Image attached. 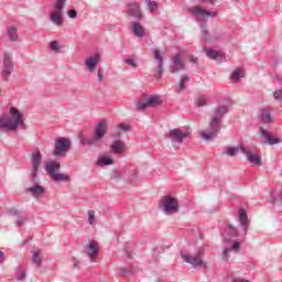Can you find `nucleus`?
I'll return each instance as SVG.
<instances>
[{"label": "nucleus", "instance_id": "1", "mask_svg": "<svg viewBox=\"0 0 282 282\" xmlns=\"http://www.w3.org/2000/svg\"><path fill=\"white\" fill-rule=\"evenodd\" d=\"M229 109L227 105H219L214 109V115L209 121L207 130L200 131V138L207 142H213L219 135L221 131V118L228 113Z\"/></svg>", "mask_w": 282, "mask_h": 282}, {"label": "nucleus", "instance_id": "2", "mask_svg": "<svg viewBox=\"0 0 282 282\" xmlns=\"http://www.w3.org/2000/svg\"><path fill=\"white\" fill-rule=\"evenodd\" d=\"M11 117L4 115L0 117V129L7 131H17L19 127H23V115L17 108H10Z\"/></svg>", "mask_w": 282, "mask_h": 282}, {"label": "nucleus", "instance_id": "3", "mask_svg": "<svg viewBox=\"0 0 282 282\" xmlns=\"http://www.w3.org/2000/svg\"><path fill=\"white\" fill-rule=\"evenodd\" d=\"M108 129L109 128L107 126V121H100L95 127L93 137H90V138L83 137L80 139L82 144H84V147H87V145L88 147H100V142H102V138H105V135H107Z\"/></svg>", "mask_w": 282, "mask_h": 282}, {"label": "nucleus", "instance_id": "4", "mask_svg": "<svg viewBox=\"0 0 282 282\" xmlns=\"http://www.w3.org/2000/svg\"><path fill=\"white\" fill-rule=\"evenodd\" d=\"M159 208L164 215H176L180 213V203L173 196H163L159 203Z\"/></svg>", "mask_w": 282, "mask_h": 282}, {"label": "nucleus", "instance_id": "5", "mask_svg": "<svg viewBox=\"0 0 282 282\" xmlns=\"http://www.w3.org/2000/svg\"><path fill=\"white\" fill-rule=\"evenodd\" d=\"M45 171L53 182H69V175L58 173L61 171V163L57 161L46 163Z\"/></svg>", "mask_w": 282, "mask_h": 282}, {"label": "nucleus", "instance_id": "6", "mask_svg": "<svg viewBox=\"0 0 282 282\" xmlns=\"http://www.w3.org/2000/svg\"><path fill=\"white\" fill-rule=\"evenodd\" d=\"M189 14L196 19L199 23H206L208 17L215 19L217 17V11H208L202 6L192 7L188 9Z\"/></svg>", "mask_w": 282, "mask_h": 282}, {"label": "nucleus", "instance_id": "7", "mask_svg": "<svg viewBox=\"0 0 282 282\" xmlns=\"http://www.w3.org/2000/svg\"><path fill=\"white\" fill-rule=\"evenodd\" d=\"M69 149H72V140L62 137L55 140L53 153L55 158H63L67 155V151H69Z\"/></svg>", "mask_w": 282, "mask_h": 282}, {"label": "nucleus", "instance_id": "8", "mask_svg": "<svg viewBox=\"0 0 282 282\" xmlns=\"http://www.w3.org/2000/svg\"><path fill=\"white\" fill-rule=\"evenodd\" d=\"M188 135H191V130L180 128H174L167 133V138L171 140L173 145L182 144V142H184Z\"/></svg>", "mask_w": 282, "mask_h": 282}, {"label": "nucleus", "instance_id": "9", "mask_svg": "<svg viewBox=\"0 0 282 282\" xmlns=\"http://www.w3.org/2000/svg\"><path fill=\"white\" fill-rule=\"evenodd\" d=\"M43 160V154L39 149L34 150L31 155L32 162V172H31V182H39V166H41V162Z\"/></svg>", "mask_w": 282, "mask_h": 282}, {"label": "nucleus", "instance_id": "10", "mask_svg": "<svg viewBox=\"0 0 282 282\" xmlns=\"http://www.w3.org/2000/svg\"><path fill=\"white\" fill-rule=\"evenodd\" d=\"M181 257L185 263H189L193 268H206V262L199 254H191L188 251H182Z\"/></svg>", "mask_w": 282, "mask_h": 282}, {"label": "nucleus", "instance_id": "11", "mask_svg": "<svg viewBox=\"0 0 282 282\" xmlns=\"http://www.w3.org/2000/svg\"><path fill=\"white\" fill-rule=\"evenodd\" d=\"M154 58L156 59V67L154 68V78L161 80L164 76V52L155 48L153 51Z\"/></svg>", "mask_w": 282, "mask_h": 282}, {"label": "nucleus", "instance_id": "12", "mask_svg": "<svg viewBox=\"0 0 282 282\" xmlns=\"http://www.w3.org/2000/svg\"><path fill=\"white\" fill-rule=\"evenodd\" d=\"M200 32L203 36V41L206 43H213V41H219L221 36H224V32L221 30L217 29L213 31V33L208 32V25L200 24Z\"/></svg>", "mask_w": 282, "mask_h": 282}, {"label": "nucleus", "instance_id": "13", "mask_svg": "<svg viewBox=\"0 0 282 282\" xmlns=\"http://www.w3.org/2000/svg\"><path fill=\"white\" fill-rule=\"evenodd\" d=\"M184 69H186V64L184 63V59L182 58V54L177 53L172 58V63L170 65V73L177 74V72H184Z\"/></svg>", "mask_w": 282, "mask_h": 282}, {"label": "nucleus", "instance_id": "14", "mask_svg": "<svg viewBox=\"0 0 282 282\" xmlns=\"http://www.w3.org/2000/svg\"><path fill=\"white\" fill-rule=\"evenodd\" d=\"M240 151L243 153V155H247V160L250 162V164H256V166H261L263 164L261 156H259V154L252 153V150L246 148V145L240 144Z\"/></svg>", "mask_w": 282, "mask_h": 282}, {"label": "nucleus", "instance_id": "15", "mask_svg": "<svg viewBox=\"0 0 282 282\" xmlns=\"http://www.w3.org/2000/svg\"><path fill=\"white\" fill-rule=\"evenodd\" d=\"M225 243H229L230 248L226 247L223 250L221 253V259L223 261H225V263H228V254H230V252H239V249L241 248V243L240 242H231L230 238L227 236L225 237Z\"/></svg>", "mask_w": 282, "mask_h": 282}, {"label": "nucleus", "instance_id": "16", "mask_svg": "<svg viewBox=\"0 0 282 282\" xmlns=\"http://www.w3.org/2000/svg\"><path fill=\"white\" fill-rule=\"evenodd\" d=\"M160 105V97L152 95L145 100H141L137 104V111H144L148 107H155Z\"/></svg>", "mask_w": 282, "mask_h": 282}, {"label": "nucleus", "instance_id": "17", "mask_svg": "<svg viewBox=\"0 0 282 282\" xmlns=\"http://www.w3.org/2000/svg\"><path fill=\"white\" fill-rule=\"evenodd\" d=\"M3 69H2V76L3 78H8L12 74V69H14V65L12 64V54L4 53L3 55Z\"/></svg>", "mask_w": 282, "mask_h": 282}, {"label": "nucleus", "instance_id": "18", "mask_svg": "<svg viewBox=\"0 0 282 282\" xmlns=\"http://www.w3.org/2000/svg\"><path fill=\"white\" fill-rule=\"evenodd\" d=\"M99 252H100V246H98L96 241H90L86 246L85 253L90 261L93 262L96 261V259H98Z\"/></svg>", "mask_w": 282, "mask_h": 282}, {"label": "nucleus", "instance_id": "19", "mask_svg": "<svg viewBox=\"0 0 282 282\" xmlns=\"http://www.w3.org/2000/svg\"><path fill=\"white\" fill-rule=\"evenodd\" d=\"M99 64L100 53H96L95 55L88 56L84 62V65L88 72H94Z\"/></svg>", "mask_w": 282, "mask_h": 282}, {"label": "nucleus", "instance_id": "20", "mask_svg": "<svg viewBox=\"0 0 282 282\" xmlns=\"http://www.w3.org/2000/svg\"><path fill=\"white\" fill-rule=\"evenodd\" d=\"M238 219L240 226H242L243 235H248V228H250V220H248V213H246V209L240 208L238 210Z\"/></svg>", "mask_w": 282, "mask_h": 282}, {"label": "nucleus", "instance_id": "21", "mask_svg": "<svg viewBox=\"0 0 282 282\" xmlns=\"http://www.w3.org/2000/svg\"><path fill=\"white\" fill-rule=\"evenodd\" d=\"M260 130H261L262 138H264V140H263L264 144H270V145L281 144V142H282L281 138L270 135V132L263 128H260Z\"/></svg>", "mask_w": 282, "mask_h": 282}, {"label": "nucleus", "instance_id": "22", "mask_svg": "<svg viewBox=\"0 0 282 282\" xmlns=\"http://www.w3.org/2000/svg\"><path fill=\"white\" fill-rule=\"evenodd\" d=\"M128 15L133 17V19H142V11L140 10V4L137 2H131L128 6Z\"/></svg>", "mask_w": 282, "mask_h": 282}, {"label": "nucleus", "instance_id": "23", "mask_svg": "<svg viewBox=\"0 0 282 282\" xmlns=\"http://www.w3.org/2000/svg\"><path fill=\"white\" fill-rule=\"evenodd\" d=\"M241 78H246V70L243 68H235L230 75L232 83H239Z\"/></svg>", "mask_w": 282, "mask_h": 282}, {"label": "nucleus", "instance_id": "24", "mask_svg": "<svg viewBox=\"0 0 282 282\" xmlns=\"http://www.w3.org/2000/svg\"><path fill=\"white\" fill-rule=\"evenodd\" d=\"M26 193H30L32 197H40V195H43L45 193V188L39 184L33 185L29 188H26Z\"/></svg>", "mask_w": 282, "mask_h": 282}, {"label": "nucleus", "instance_id": "25", "mask_svg": "<svg viewBox=\"0 0 282 282\" xmlns=\"http://www.w3.org/2000/svg\"><path fill=\"white\" fill-rule=\"evenodd\" d=\"M131 26H132V33L134 34V36H137L138 39H143L145 34L144 26H142L140 22H133Z\"/></svg>", "mask_w": 282, "mask_h": 282}, {"label": "nucleus", "instance_id": "26", "mask_svg": "<svg viewBox=\"0 0 282 282\" xmlns=\"http://www.w3.org/2000/svg\"><path fill=\"white\" fill-rule=\"evenodd\" d=\"M50 21H52L54 25H57V28H61V25H63V13L52 11L50 13Z\"/></svg>", "mask_w": 282, "mask_h": 282}, {"label": "nucleus", "instance_id": "27", "mask_svg": "<svg viewBox=\"0 0 282 282\" xmlns=\"http://www.w3.org/2000/svg\"><path fill=\"white\" fill-rule=\"evenodd\" d=\"M240 151H241V145L229 147L221 152V155H227L228 158H235V155H238Z\"/></svg>", "mask_w": 282, "mask_h": 282}, {"label": "nucleus", "instance_id": "28", "mask_svg": "<svg viewBox=\"0 0 282 282\" xmlns=\"http://www.w3.org/2000/svg\"><path fill=\"white\" fill-rule=\"evenodd\" d=\"M205 53L212 61H221V58H224V55H221V52L219 51L205 48Z\"/></svg>", "mask_w": 282, "mask_h": 282}, {"label": "nucleus", "instance_id": "29", "mask_svg": "<svg viewBox=\"0 0 282 282\" xmlns=\"http://www.w3.org/2000/svg\"><path fill=\"white\" fill-rule=\"evenodd\" d=\"M7 34L10 41H13V42L19 41L18 29L14 25H10L7 28Z\"/></svg>", "mask_w": 282, "mask_h": 282}, {"label": "nucleus", "instance_id": "30", "mask_svg": "<svg viewBox=\"0 0 282 282\" xmlns=\"http://www.w3.org/2000/svg\"><path fill=\"white\" fill-rule=\"evenodd\" d=\"M32 261L37 268H41L43 264V253L39 250L32 251Z\"/></svg>", "mask_w": 282, "mask_h": 282}, {"label": "nucleus", "instance_id": "31", "mask_svg": "<svg viewBox=\"0 0 282 282\" xmlns=\"http://www.w3.org/2000/svg\"><path fill=\"white\" fill-rule=\"evenodd\" d=\"M111 149H112L113 153H124L126 145H124L123 141L116 140L111 144Z\"/></svg>", "mask_w": 282, "mask_h": 282}, {"label": "nucleus", "instance_id": "32", "mask_svg": "<svg viewBox=\"0 0 282 282\" xmlns=\"http://www.w3.org/2000/svg\"><path fill=\"white\" fill-rule=\"evenodd\" d=\"M186 83H191V77H188V75H183L177 84L178 91H184V89H186Z\"/></svg>", "mask_w": 282, "mask_h": 282}, {"label": "nucleus", "instance_id": "33", "mask_svg": "<svg viewBox=\"0 0 282 282\" xmlns=\"http://www.w3.org/2000/svg\"><path fill=\"white\" fill-rule=\"evenodd\" d=\"M260 118L262 122H264V124H268V122H272V116L270 115V110H268L267 108H263L261 110Z\"/></svg>", "mask_w": 282, "mask_h": 282}, {"label": "nucleus", "instance_id": "34", "mask_svg": "<svg viewBox=\"0 0 282 282\" xmlns=\"http://www.w3.org/2000/svg\"><path fill=\"white\" fill-rule=\"evenodd\" d=\"M112 164H113L112 159L108 156H101L97 161V166H111Z\"/></svg>", "mask_w": 282, "mask_h": 282}, {"label": "nucleus", "instance_id": "35", "mask_svg": "<svg viewBox=\"0 0 282 282\" xmlns=\"http://www.w3.org/2000/svg\"><path fill=\"white\" fill-rule=\"evenodd\" d=\"M196 107H206L208 105V97L199 95L195 100Z\"/></svg>", "mask_w": 282, "mask_h": 282}, {"label": "nucleus", "instance_id": "36", "mask_svg": "<svg viewBox=\"0 0 282 282\" xmlns=\"http://www.w3.org/2000/svg\"><path fill=\"white\" fill-rule=\"evenodd\" d=\"M65 0H56L54 3L53 12H59L61 14H63V8H65Z\"/></svg>", "mask_w": 282, "mask_h": 282}, {"label": "nucleus", "instance_id": "37", "mask_svg": "<svg viewBox=\"0 0 282 282\" xmlns=\"http://www.w3.org/2000/svg\"><path fill=\"white\" fill-rule=\"evenodd\" d=\"M88 215V219L87 223L89 224V226H95L96 225V210H88L87 212Z\"/></svg>", "mask_w": 282, "mask_h": 282}, {"label": "nucleus", "instance_id": "38", "mask_svg": "<svg viewBox=\"0 0 282 282\" xmlns=\"http://www.w3.org/2000/svg\"><path fill=\"white\" fill-rule=\"evenodd\" d=\"M226 235H229V237H237L238 236L237 228H235L232 225H229L226 228Z\"/></svg>", "mask_w": 282, "mask_h": 282}, {"label": "nucleus", "instance_id": "39", "mask_svg": "<svg viewBox=\"0 0 282 282\" xmlns=\"http://www.w3.org/2000/svg\"><path fill=\"white\" fill-rule=\"evenodd\" d=\"M50 47L52 50V52H61V45L58 44V41H52L50 42Z\"/></svg>", "mask_w": 282, "mask_h": 282}, {"label": "nucleus", "instance_id": "40", "mask_svg": "<svg viewBox=\"0 0 282 282\" xmlns=\"http://www.w3.org/2000/svg\"><path fill=\"white\" fill-rule=\"evenodd\" d=\"M117 131H131V124L119 123L117 126Z\"/></svg>", "mask_w": 282, "mask_h": 282}, {"label": "nucleus", "instance_id": "41", "mask_svg": "<svg viewBox=\"0 0 282 282\" xmlns=\"http://www.w3.org/2000/svg\"><path fill=\"white\" fill-rule=\"evenodd\" d=\"M147 4L149 7L150 12H155V10H158V2L147 0Z\"/></svg>", "mask_w": 282, "mask_h": 282}, {"label": "nucleus", "instance_id": "42", "mask_svg": "<svg viewBox=\"0 0 282 282\" xmlns=\"http://www.w3.org/2000/svg\"><path fill=\"white\" fill-rule=\"evenodd\" d=\"M273 97L278 102H282V88L280 90H275L273 93Z\"/></svg>", "mask_w": 282, "mask_h": 282}, {"label": "nucleus", "instance_id": "43", "mask_svg": "<svg viewBox=\"0 0 282 282\" xmlns=\"http://www.w3.org/2000/svg\"><path fill=\"white\" fill-rule=\"evenodd\" d=\"M126 65H130V67H133V69H135V67H138V63H135V59L133 58H128L124 61Z\"/></svg>", "mask_w": 282, "mask_h": 282}, {"label": "nucleus", "instance_id": "44", "mask_svg": "<svg viewBox=\"0 0 282 282\" xmlns=\"http://www.w3.org/2000/svg\"><path fill=\"white\" fill-rule=\"evenodd\" d=\"M120 272H121V274H135L133 267H131L130 269L122 268V269H120Z\"/></svg>", "mask_w": 282, "mask_h": 282}, {"label": "nucleus", "instance_id": "45", "mask_svg": "<svg viewBox=\"0 0 282 282\" xmlns=\"http://www.w3.org/2000/svg\"><path fill=\"white\" fill-rule=\"evenodd\" d=\"M129 180H130V182H135V180H138V171H135V170L130 171Z\"/></svg>", "mask_w": 282, "mask_h": 282}, {"label": "nucleus", "instance_id": "46", "mask_svg": "<svg viewBox=\"0 0 282 282\" xmlns=\"http://www.w3.org/2000/svg\"><path fill=\"white\" fill-rule=\"evenodd\" d=\"M18 276V281H23V279H25V270L20 269L17 273Z\"/></svg>", "mask_w": 282, "mask_h": 282}, {"label": "nucleus", "instance_id": "47", "mask_svg": "<svg viewBox=\"0 0 282 282\" xmlns=\"http://www.w3.org/2000/svg\"><path fill=\"white\" fill-rule=\"evenodd\" d=\"M102 80H105V76L102 74V69H98L97 70V82L98 83H102Z\"/></svg>", "mask_w": 282, "mask_h": 282}, {"label": "nucleus", "instance_id": "48", "mask_svg": "<svg viewBox=\"0 0 282 282\" xmlns=\"http://www.w3.org/2000/svg\"><path fill=\"white\" fill-rule=\"evenodd\" d=\"M68 17L69 19H77L78 12H76L74 9L68 10Z\"/></svg>", "mask_w": 282, "mask_h": 282}, {"label": "nucleus", "instance_id": "49", "mask_svg": "<svg viewBox=\"0 0 282 282\" xmlns=\"http://www.w3.org/2000/svg\"><path fill=\"white\" fill-rule=\"evenodd\" d=\"M25 221H28V218L21 217V218L17 219L15 225L17 226H23V224H25Z\"/></svg>", "mask_w": 282, "mask_h": 282}, {"label": "nucleus", "instance_id": "50", "mask_svg": "<svg viewBox=\"0 0 282 282\" xmlns=\"http://www.w3.org/2000/svg\"><path fill=\"white\" fill-rule=\"evenodd\" d=\"M9 213H10V215H14V216L21 215V212H20L19 209H17V208H11V209L9 210Z\"/></svg>", "mask_w": 282, "mask_h": 282}, {"label": "nucleus", "instance_id": "51", "mask_svg": "<svg viewBox=\"0 0 282 282\" xmlns=\"http://www.w3.org/2000/svg\"><path fill=\"white\" fill-rule=\"evenodd\" d=\"M72 261H73V268H78V264H79L78 259H76V257H73Z\"/></svg>", "mask_w": 282, "mask_h": 282}, {"label": "nucleus", "instance_id": "52", "mask_svg": "<svg viewBox=\"0 0 282 282\" xmlns=\"http://www.w3.org/2000/svg\"><path fill=\"white\" fill-rule=\"evenodd\" d=\"M191 63L197 64V57L191 56L189 58Z\"/></svg>", "mask_w": 282, "mask_h": 282}]
</instances>
